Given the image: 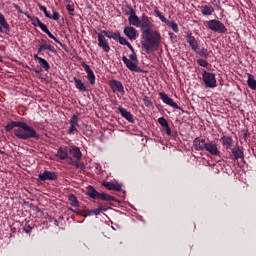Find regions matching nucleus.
I'll return each instance as SVG.
<instances>
[{"mask_svg":"<svg viewBox=\"0 0 256 256\" xmlns=\"http://www.w3.org/2000/svg\"><path fill=\"white\" fill-rule=\"evenodd\" d=\"M5 131H7V133L13 131L15 137H17V139H22L23 141H27V139H39L37 130L32 126H29L26 122L11 121L5 126Z\"/></svg>","mask_w":256,"mask_h":256,"instance_id":"nucleus-1","label":"nucleus"},{"mask_svg":"<svg viewBox=\"0 0 256 256\" xmlns=\"http://www.w3.org/2000/svg\"><path fill=\"white\" fill-rule=\"evenodd\" d=\"M142 47L146 53H149L152 49H155L161 45V34L155 30H147L142 33Z\"/></svg>","mask_w":256,"mask_h":256,"instance_id":"nucleus-2","label":"nucleus"},{"mask_svg":"<svg viewBox=\"0 0 256 256\" xmlns=\"http://www.w3.org/2000/svg\"><path fill=\"white\" fill-rule=\"evenodd\" d=\"M122 61L126 65L127 69H129V71H134L135 73H143V69L137 66L139 60L137 59V53H135V50L131 51L129 59L127 56H123Z\"/></svg>","mask_w":256,"mask_h":256,"instance_id":"nucleus-3","label":"nucleus"},{"mask_svg":"<svg viewBox=\"0 0 256 256\" xmlns=\"http://www.w3.org/2000/svg\"><path fill=\"white\" fill-rule=\"evenodd\" d=\"M86 195H88V197H91V199H101L102 201H115V197L105 192H98L93 186L88 187Z\"/></svg>","mask_w":256,"mask_h":256,"instance_id":"nucleus-4","label":"nucleus"},{"mask_svg":"<svg viewBox=\"0 0 256 256\" xmlns=\"http://www.w3.org/2000/svg\"><path fill=\"white\" fill-rule=\"evenodd\" d=\"M56 157H58V159H61V161H65V159H67L68 165H73L77 168L81 167V164H79V162L73 160V158L69 156V147H60L57 151Z\"/></svg>","mask_w":256,"mask_h":256,"instance_id":"nucleus-5","label":"nucleus"},{"mask_svg":"<svg viewBox=\"0 0 256 256\" xmlns=\"http://www.w3.org/2000/svg\"><path fill=\"white\" fill-rule=\"evenodd\" d=\"M206 25L208 29H210V31H214V33H227V27H225V24L217 19L206 21Z\"/></svg>","mask_w":256,"mask_h":256,"instance_id":"nucleus-6","label":"nucleus"},{"mask_svg":"<svg viewBox=\"0 0 256 256\" xmlns=\"http://www.w3.org/2000/svg\"><path fill=\"white\" fill-rule=\"evenodd\" d=\"M202 79L204 81L206 89H215V87H217V78L215 77V74L204 70L202 74Z\"/></svg>","mask_w":256,"mask_h":256,"instance_id":"nucleus-7","label":"nucleus"},{"mask_svg":"<svg viewBox=\"0 0 256 256\" xmlns=\"http://www.w3.org/2000/svg\"><path fill=\"white\" fill-rule=\"evenodd\" d=\"M140 27H141V31L142 34L145 33V31H151L153 30V23L151 22V19L149 18V16H147L146 14H143L140 17Z\"/></svg>","mask_w":256,"mask_h":256,"instance_id":"nucleus-8","label":"nucleus"},{"mask_svg":"<svg viewBox=\"0 0 256 256\" xmlns=\"http://www.w3.org/2000/svg\"><path fill=\"white\" fill-rule=\"evenodd\" d=\"M57 179V173L45 170L38 175L37 181L43 183V181H55Z\"/></svg>","mask_w":256,"mask_h":256,"instance_id":"nucleus-9","label":"nucleus"},{"mask_svg":"<svg viewBox=\"0 0 256 256\" xmlns=\"http://www.w3.org/2000/svg\"><path fill=\"white\" fill-rule=\"evenodd\" d=\"M205 151H207L210 155H213L214 157H219V155H221V151H219V148L217 147V142L215 141L206 142Z\"/></svg>","mask_w":256,"mask_h":256,"instance_id":"nucleus-10","label":"nucleus"},{"mask_svg":"<svg viewBox=\"0 0 256 256\" xmlns=\"http://www.w3.org/2000/svg\"><path fill=\"white\" fill-rule=\"evenodd\" d=\"M109 85L113 91V93H121L122 95H125V87H123V83L119 80H110Z\"/></svg>","mask_w":256,"mask_h":256,"instance_id":"nucleus-11","label":"nucleus"},{"mask_svg":"<svg viewBox=\"0 0 256 256\" xmlns=\"http://www.w3.org/2000/svg\"><path fill=\"white\" fill-rule=\"evenodd\" d=\"M159 97L163 101V103L169 105V107H173V109H179V111H183V109H181V107H179V105H177L175 101H173V99L168 97V95L165 92H160Z\"/></svg>","mask_w":256,"mask_h":256,"instance_id":"nucleus-12","label":"nucleus"},{"mask_svg":"<svg viewBox=\"0 0 256 256\" xmlns=\"http://www.w3.org/2000/svg\"><path fill=\"white\" fill-rule=\"evenodd\" d=\"M81 65L84 68V71L87 73V79L90 85H95V73L93 72L91 67L85 62H82Z\"/></svg>","mask_w":256,"mask_h":256,"instance_id":"nucleus-13","label":"nucleus"},{"mask_svg":"<svg viewBox=\"0 0 256 256\" xmlns=\"http://www.w3.org/2000/svg\"><path fill=\"white\" fill-rule=\"evenodd\" d=\"M193 147L195 151H205L207 142H205L204 138L197 137L193 140Z\"/></svg>","mask_w":256,"mask_h":256,"instance_id":"nucleus-14","label":"nucleus"},{"mask_svg":"<svg viewBox=\"0 0 256 256\" xmlns=\"http://www.w3.org/2000/svg\"><path fill=\"white\" fill-rule=\"evenodd\" d=\"M68 153L76 159V162L81 161L83 159V153L81 152V149L77 146H70L68 147Z\"/></svg>","mask_w":256,"mask_h":256,"instance_id":"nucleus-15","label":"nucleus"},{"mask_svg":"<svg viewBox=\"0 0 256 256\" xmlns=\"http://www.w3.org/2000/svg\"><path fill=\"white\" fill-rule=\"evenodd\" d=\"M98 47H101L105 53H109L111 51V47H109V42L105 38V35L98 34Z\"/></svg>","mask_w":256,"mask_h":256,"instance_id":"nucleus-16","label":"nucleus"},{"mask_svg":"<svg viewBox=\"0 0 256 256\" xmlns=\"http://www.w3.org/2000/svg\"><path fill=\"white\" fill-rule=\"evenodd\" d=\"M69 123H70V127L68 129V135H73V133L77 131V127H79V116L73 115Z\"/></svg>","mask_w":256,"mask_h":256,"instance_id":"nucleus-17","label":"nucleus"},{"mask_svg":"<svg viewBox=\"0 0 256 256\" xmlns=\"http://www.w3.org/2000/svg\"><path fill=\"white\" fill-rule=\"evenodd\" d=\"M124 35H126V37L131 41H135V39H137V29L127 26L124 28Z\"/></svg>","mask_w":256,"mask_h":256,"instance_id":"nucleus-18","label":"nucleus"},{"mask_svg":"<svg viewBox=\"0 0 256 256\" xmlns=\"http://www.w3.org/2000/svg\"><path fill=\"white\" fill-rule=\"evenodd\" d=\"M118 111H119L120 115H122V117L124 119H126V121H129V123H135V119H133V114H131V112L127 111V109L119 106Z\"/></svg>","mask_w":256,"mask_h":256,"instance_id":"nucleus-19","label":"nucleus"},{"mask_svg":"<svg viewBox=\"0 0 256 256\" xmlns=\"http://www.w3.org/2000/svg\"><path fill=\"white\" fill-rule=\"evenodd\" d=\"M9 31H11V27L9 26V23L5 19V16L0 13V33H9Z\"/></svg>","mask_w":256,"mask_h":256,"instance_id":"nucleus-20","label":"nucleus"},{"mask_svg":"<svg viewBox=\"0 0 256 256\" xmlns=\"http://www.w3.org/2000/svg\"><path fill=\"white\" fill-rule=\"evenodd\" d=\"M186 39L188 41V44L190 45L192 51H197V49L199 48V43L197 42V39H195V36H193V34L189 33L186 36Z\"/></svg>","mask_w":256,"mask_h":256,"instance_id":"nucleus-21","label":"nucleus"},{"mask_svg":"<svg viewBox=\"0 0 256 256\" xmlns=\"http://www.w3.org/2000/svg\"><path fill=\"white\" fill-rule=\"evenodd\" d=\"M35 61H38L40 67L44 69V71H49L51 69V65H49V62L45 60V58L39 57L37 54L34 55Z\"/></svg>","mask_w":256,"mask_h":256,"instance_id":"nucleus-22","label":"nucleus"},{"mask_svg":"<svg viewBox=\"0 0 256 256\" xmlns=\"http://www.w3.org/2000/svg\"><path fill=\"white\" fill-rule=\"evenodd\" d=\"M232 155L236 161L245 157L243 148L240 146H235L234 148H232Z\"/></svg>","mask_w":256,"mask_h":256,"instance_id":"nucleus-23","label":"nucleus"},{"mask_svg":"<svg viewBox=\"0 0 256 256\" xmlns=\"http://www.w3.org/2000/svg\"><path fill=\"white\" fill-rule=\"evenodd\" d=\"M102 211H107V208L100 206L93 210H87L85 213H82V217H89V215H101Z\"/></svg>","mask_w":256,"mask_h":256,"instance_id":"nucleus-24","label":"nucleus"},{"mask_svg":"<svg viewBox=\"0 0 256 256\" xmlns=\"http://www.w3.org/2000/svg\"><path fill=\"white\" fill-rule=\"evenodd\" d=\"M73 81L75 83V87L76 89H78V91H81L82 93H85V91H87V85L85 83H83V80L74 77Z\"/></svg>","mask_w":256,"mask_h":256,"instance_id":"nucleus-25","label":"nucleus"},{"mask_svg":"<svg viewBox=\"0 0 256 256\" xmlns=\"http://www.w3.org/2000/svg\"><path fill=\"white\" fill-rule=\"evenodd\" d=\"M201 13L204 17H211L215 13V9L211 5L201 6Z\"/></svg>","mask_w":256,"mask_h":256,"instance_id":"nucleus-26","label":"nucleus"},{"mask_svg":"<svg viewBox=\"0 0 256 256\" xmlns=\"http://www.w3.org/2000/svg\"><path fill=\"white\" fill-rule=\"evenodd\" d=\"M220 143H222L226 149H231L233 147V138H231V136H222L220 138Z\"/></svg>","mask_w":256,"mask_h":256,"instance_id":"nucleus-27","label":"nucleus"},{"mask_svg":"<svg viewBox=\"0 0 256 256\" xmlns=\"http://www.w3.org/2000/svg\"><path fill=\"white\" fill-rule=\"evenodd\" d=\"M42 51H50L51 53H57V49H55V46L48 44L47 42L45 44H41L38 47V53H41Z\"/></svg>","mask_w":256,"mask_h":256,"instance_id":"nucleus-28","label":"nucleus"},{"mask_svg":"<svg viewBox=\"0 0 256 256\" xmlns=\"http://www.w3.org/2000/svg\"><path fill=\"white\" fill-rule=\"evenodd\" d=\"M102 185L107 188L108 191H121V184L119 183L103 182Z\"/></svg>","mask_w":256,"mask_h":256,"instance_id":"nucleus-29","label":"nucleus"},{"mask_svg":"<svg viewBox=\"0 0 256 256\" xmlns=\"http://www.w3.org/2000/svg\"><path fill=\"white\" fill-rule=\"evenodd\" d=\"M128 22L130 25H133V27H141V18H139L137 14L135 16L128 17Z\"/></svg>","mask_w":256,"mask_h":256,"instance_id":"nucleus-30","label":"nucleus"},{"mask_svg":"<svg viewBox=\"0 0 256 256\" xmlns=\"http://www.w3.org/2000/svg\"><path fill=\"white\" fill-rule=\"evenodd\" d=\"M195 53H197V55L203 57L204 59H209V57H211V51L207 50V48H198L197 51H195Z\"/></svg>","mask_w":256,"mask_h":256,"instance_id":"nucleus-31","label":"nucleus"},{"mask_svg":"<svg viewBox=\"0 0 256 256\" xmlns=\"http://www.w3.org/2000/svg\"><path fill=\"white\" fill-rule=\"evenodd\" d=\"M247 85L252 91H256V80L252 74H248Z\"/></svg>","mask_w":256,"mask_h":256,"instance_id":"nucleus-32","label":"nucleus"},{"mask_svg":"<svg viewBox=\"0 0 256 256\" xmlns=\"http://www.w3.org/2000/svg\"><path fill=\"white\" fill-rule=\"evenodd\" d=\"M166 25L170 27L171 30L174 31V33H179V25L175 21H167Z\"/></svg>","mask_w":256,"mask_h":256,"instance_id":"nucleus-33","label":"nucleus"},{"mask_svg":"<svg viewBox=\"0 0 256 256\" xmlns=\"http://www.w3.org/2000/svg\"><path fill=\"white\" fill-rule=\"evenodd\" d=\"M69 201H70V205H72V207H79V200H77L76 195H73V194L70 195Z\"/></svg>","mask_w":256,"mask_h":256,"instance_id":"nucleus-34","label":"nucleus"},{"mask_svg":"<svg viewBox=\"0 0 256 256\" xmlns=\"http://www.w3.org/2000/svg\"><path fill=\"white\" fill-rule=\"evenodd\" d=\"M26 16L28 17V19H31L32 21V25H34V27H39L43 22H41V20L37 17H32L30 15H27Z\"/></svg>","mask_w":256,"mask_h":256,"instance_id":"nucleus-35","label":"nucleus"},{"mask_svg":"<svg viewBox=\"0 0 256 256\" xmlns=\"http://www.w3.org/2000/svg\"><path fill=\"white\" fill-rule=\"evenodd\" d=\"M126 8L128 11L126 12V15H129V17H135L137 14L135 13V10L133 9V6L126 5Z\"/></svg>","mask_w":256,"mask_h":256,"instance_id":"nucleus-36","label":"nucleus"},{"mask_svg":"<svg viewBox=\"0 0 256 256\" xmlns=\"http://www.w3.org/2000/svg\"><path fill=\"white\" fill-rule=\"evenodd\" d=\"M158 123L161 125V127H167L169 125V122H167V119L165 117L158 118Z\"/></svg>","mask_w":256,"mask_h":256,"instance_id":"nucleus-37","label":"nucleus"},{"mask_svg":"<svg viewBox=\"0 0 256 256\" xmlns=\"http://www.w3.org/2000/svg\"><path fill=\"white\" fill-rule=\"evenodd\" d=\"M40 11H43L45 17H47L48 19H51V14L47 11V7L45 6H40Z\"/></svg>","mask_w":256,"mask_h":256,"instance_id":"nucleus-38","label":"nucleus"},{"mask_svg":"<svg viewBox=\"0 0 256 256\" xmlns=\"http://www.w3.org/2000/svg\"><path fill=\"white\" fill-rule=\"evenodd\" d=\"M100 34L104 35V37H108V39H112L113 37V32L107 30H102Z\"/></svg>","mask_w":256,"mask_h":256,"instance_id":"nucleus-39","label":"nucleus"},{"mask_svg":"<svg viewBox=\"0 0 256 256\" xmlns=\"http://www.w3.org/2000/svg\"><path fill=\"white\" fill-rule=\"evenodd\" d=\"M48 37H50V39H53V41H55V43H58V45H60V47H63V43H61V41H59V39H57V37H55V35H53L51 32L48 34Z\"/></svg>","mask_w":256,"mask_h":256,"instance_id":"nucleus-40","label":"nucleus"},{"mask_svg":"<svg viewBox=\"0 0 256 256\" xmlns=\"http://www.w3.org/2000/svg\"><path fill=\"white\" fill-rule=\"evenodd\" d=\"M197 63L200 65V67H209V62H207V60L198 59Z\"/></svg>","mask_w":256,"mask_h":256,"instance_id":"nucleus-41","label":"nucleus"},{"mask_svg":"<svg viewBox=\"0 0 256 256\" xmlns=\"http://www.w3.org/2000/svg\"><path fill=\"white\" fill-rule=\"evenodd\" d=\"M142 101L146 107H151V105H153V102H151L147 96H144Z\"/></svg>","mask_w":256,"mask_h":256,"instance_id":"nucleus-42","label":"nucleus"},{"mask_svg":"<svg viewBox=\"0 0 256 256\" xmlns=\"http://www.w3.org/2000/svg\"><path fill=\"white\" fill-rule=\"evenodd\" d=\"M66 9H67L69 15H72V16L75 15V8H73V6H72L71 4H68V5L66 6Z\"/></svg>","mask_w":256,"mask_h":256,"instance_id":"nucleus-43","label":"nucleus"},{"mask_svg":"<svg viewBox=\"0 0 256 256\" xmlns=\"http://www.w3.org/2000/svg\"><path fill=\"white\" fill-rule=\"evenodd\" d=\"M52 13H53V15L51 16L50 19H53L54 21H59V17H60L59 12H57L55 9H53Z\"/></svg>","mask_w":256,"mask_h":256,"instance_id":"nucleus-44","label":"nucleus"},{"mask_svg":"<svg viewBox=\"0 0 256 256\" xmlns=\"http://www.w3.org/2000/svg\"><path fill=\"white\" fill-rule=\"evenodd\" d=\"M39 27L44 33H46V35H49L51 33V31H49V28H47V25L42 23Z\"/></svg>","mask_w":256,"mask_h":256,"instance_id":"nucleus-45","label":"nucleus"},{"mask_svg":"<svg viewBox=\"0 0 256 256\" xmlns=\"http://www.w3.org/2000/svg\"><path fill=\"white\" fill-rule=\"evenodd\" d=\"M164 131L166 132V135H168V137H171L172 132H171V127H169V124H166V126L163 127Z\"/></svg>","mask_w":256,"mask_h":256,"instance_id":"nucleus-46","label":"nucleus"},{"mask_svg":"<svg viewBox=\"0 0 256 256\" xmlns=\"http://www.w3.org/2000/svg\"><path fill=\"white\" fill-rule=\"evenodd\" d=\"M120 37H121V33H119V32L112 33V39H114V41H119Z\"/></svg>","mask_w":256,"mask_h":256,"instance_id":"nucleus-47","label":"nucleus"},{"mask_svg":"<svg viewBox=\"0 0 256 256\" xmlns=\"http://www.w3.org/2000/svg\"><path fill=\"white\" fill-rule=\"evenodd\" d=\"M117 41L120 43V45H127V43L129 42V41H127V39H125L124 37H121V36H120V38H118Z\"/></svg>","mask_w":256,"mask_h":256,"instance_id":"nucleus-48","label":"nucleus"},{"mask_svg":"<svg viewBox=\"0 0 256 256\" xmlns=\"http://www.w3.org/2000/svg\"><path fill=\"white\" fill-rule=\"evenodd\" d=\"M24 231L25 233H31V231H33V227H31L29 224H25Z\"/></svg>","mask_w":256,"mask_h":256,"instance_id":"nucleus-49","label":"nucleus"},{"mask_svg":"<svg viewBox=\"0 0 256 256\" xmlns=\"http://www.w3.org/2000/svg\"><path fill=\"white\" fill-rule=\"evenodd\" d=\"M14 9H16L17 13L23 14V10H21V7L17 5L16 3L12 4Z\"/></svg>","mask_w":256,"mask_h":256,"instance_id":"nucleus-50","label":"nucleus"},{"mask_svg":"<svg viewBox=\"0 0 256 256\" xmlns=\"http://www.w3.org/2000/svg\"><path fill=\"white\" fill-rule=\"evenodd\" d=\"M154 13L159 19L163 16V14L159 10H155Z\"/></svg>","mask_w":256,"mask_h":256,"instance_id":"nucleus-51","label":"nucleus"},{"mask_svg":"<svg viewBox=\"0 0 256 256\" xmlns=\"http://www.w3.org/2000/svg\"><path fill=\"white\" fill-rule=\"evenodd\" d=\"M160 21H162V23H165V25H167V22H168L169 20H167V18L162 15L161 18H160Z\"/></svg>","mask_w":256,"mask_h":256,"instance_id":"nucleus-52","label":"nucleus"},{"mask_svg":"<svg viewBox=\"0 0 256 256\" xmlns=\"http://www.w3.org/2000/svg\"><path fill=\"white\" fill-rule=\"evenodd\" d=\"M126 47H128V49H130V51H135V48H133V46L129 42L126 43Z\"/></svg>","mask_w":256,"mask_h":256,"instance_id":"nucleus-53","label":"nucleus"},{"mask_svg":"<svg viewBox=\"0 0 256 256\" xmlns=\"http://www.w3.org/2000/svg\"><path fill=\"white\" fill-rule=\"evenodd\" d=\"M39 43H42V45H45L47 43V40L42 39V40L39 41Z\"/></svg>","mask_w":256,"mask_h":256,"instance_id":"nucleus-54","label":"nucleus"},{"mask_svg":"<svg viewBox=\"0 0 256 256\" xmlns=\"http://www.w3.org/2000/svg\"><path fill=\"white\" fill-rule=\"evenodd\" d=\"M174 36H175V34H173V32H170V33H169L170 39H173Z\"/></svg>","mask_w":256,"mask_h":256,"instance_id":"nucleus-55","label":"nucleus"},{"mask_svg":"<svg viewBox=\"0 0 256 256\" xmlns=\"http://www.w3.org/2000/svg\"><path fill=\"white\" fill-rule=\"evenodd\" d=\"M41 71H43V69H41V67L38 66V70H36V73H41Z\"/></svg>","mask_w":256,"mask_h":256,"instance_id":"nucleus-56","label":"nucleus"},{"mask_svg":"<svg viewBox=\"0 0 256 256\" xmlns=\"http://www.w3.org/2000/svg\"><path fill=\"white\" fill-rule=\"evenodd\" d=\"M54 225H59V222L57 221V220H55V222H54Z\"/></svg>","mask_w":256,"mask_h":256,"instance_id":"nucleus-57","label":"nucleus"},{"mask_svg":"<svg viewBox=\"0 0 256 256\" xmlns=\"http://www.w3.org/2000/svg\"><path fill=\"white\" fill-rule=\"evenodd\" d=\"M243 137H244L245 139H247V133H244V134H243Z\"/></svg>","mask_w":256,"mask_h":256,"instance_id":"nucleus-58","label":"nucleus"},{"mask_svg":"<svg viewBox=\"0 0 256 256\" xmlns=\"http://www.w3.org/2000/svg\"><path fill=\"white\" fill-rule=\"evenodd\" d=\"M70 211H72L73 213H77V211L73 210L72 208H70Z\"/></svg>","mask_w":256,"mask_h":256,"instance_id":"nucleus-59","label":"nucleus"},{"mask_svg":"<svg viewBox=\"0 0 256 256\" xmlns=\"http://www.w3.org/2000/svg\"><path fill=\"white\" fill-rule=\"evenodd\" d=\"M2 60H1V57H0V62H1Z\"/></svg>","mask_w":256,"mask_h":256,"instance_id":"nucleus-60","label":"nucleus"}]
</instances>
